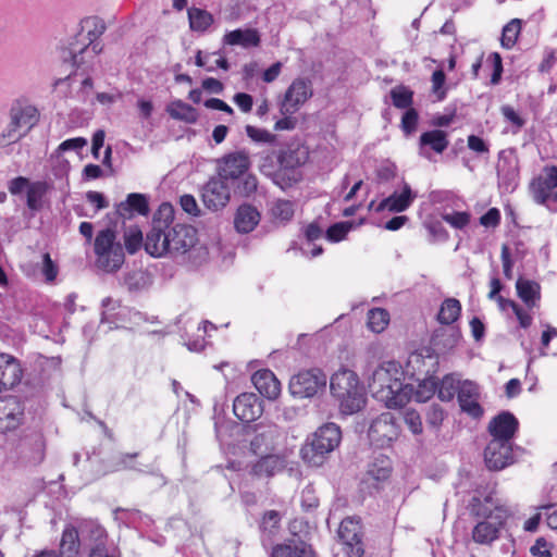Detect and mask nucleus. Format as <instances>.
<instances>
[{
    "mask_svg": "<svg viewBox=\"0 0 557 557\" xmlns=\"http://www.w3.org/2000/svg\"><path fill=\"white\" fill-rule=\"evenodd\" d=\"M405 372L396 361L379 366L368 382L372 396L387 408H403L411 399L412 384L404 383Z\"/></svg>",
    "mask_w": 557,
    "mask_h": 557,
    "instance_id": "nucleus-1",
    "label": "nucleus"
},
{
    "mask_svg": "<svg viewBox=\"0 0 557 557\" xmlns=\"http://www.w3.org/2000/svg\"><path fill=\"white\" fill-rule=\"evenodd\" d=\"M342 429L334 422H325L307 436L300 448L304 462L312 467H321L342 443Z\"/></svg>",
    "mask_w": 557,
    "mask_h": 557,
    "instance_id": "nucleus-2",
    "label": "nucleus"
},
{
    "mask_svg": "<svg viewBox=\"0 0 557 557\" xmlns=\"http://www.w3.org/2000/svg\"><path fill=\"white\" fill-rule=\"evenodd\" d=\"M330 391L343 414L350 416L366 405V393L356 372L341 369L330 379Z\"/></svg>",
    "mask_w": 557,
    "mask_h": 557,
    "instance_id": "nucleus-3",
    "label": "nucleus"
},
{
    "mask_svg": "<svg viewBox=\"0 0 557 557\" xmlns=\"http://www.w3.org/2000/svg\"><path fill=\"white\" fill-rule=\"evenodd\" d=\"M425 351L426 355L412 354L408 361V368H412L413 371L418 370L422 374L414 379L418 385L416 388L413 387L411 394V398L418 403L430 400L438 387V380L435 375L440 367L438 358L433 356L430 348H426Z\"/></svg>",
    "mask_w": 557,
    "mask_h": 557,
    "instance_id": "nucleus-4",
    "label": "nucleus"
},
{
    "mask_svg": "<svg viewBox=\"0 0 557 557\" xmlns=\"http://www.w3.org/2000/svg\"><path fill=\"white\" fill-rule=\"evenodd\" d=\"M94 251L96 255V267L106 273L117 272L125 261L124 248L116 242V232L107 227L98 232Z\"/></svg>",
    "mask_w": 557,
    "mask_h": 557,
    "instance_id": "nucleus-5",
    "label": "nucleus"
},
{
    "mask_svg": "<svg viewBox=\"0 0 557 557\" xmlns=\"http://www.w3.org/2000/svg\"><path fill=\"white\" fill-rule=\"evenodd\" d=\"M239 434L243 446L248 447L252 455L259 456L275 448L278 428L274 423L260 421L253 424H243Z\"/></svg>",
    "mask_w": 557,
    "mask_h": 557,
    "instance_id": "nucleus-6",
    "label": "nucleus"
},
{
    "mask_svg": "<svg viewBox=\"0 0 557 557\" xmlns=\"http://www.w3.org/2000/svg\"><path fill=\"white\" fill-rule=\"evenodd\" d=\"M326 383L327 375L322 369H302L290 377L288 391L296 399H311L325 392Z\"/></svg>",
    "mask_w": 557,
    "mask_h": 557,
    "instance_id": "nucleus-7",
    "label": "nucleus"
},
{
    "mask_svg": "<svg viewBox=\"0 0 557 557\" xmlns=\"http://www.w3.org/2000/svg\"><path fill=\"white\" fill-rule=\"evenodd\" d=\"M510 516L511 511L507 507H497L492 519L479 520L473 527L472 540L480 545H492L500 537V533Z\"/></svg>",
    "mask_w": 557,
    "mask_h": 557,
    "instance_id": "nucleus-8",
    "label": "nucleus"
},
{
    "mask_svg": "<svg viewBox=\"0 0 557 557\" xmlns=\"http://www.w3.org/2000/svg\"><path fill=\"white\" fill-rule=\"evenodd\" d=\"M337 535L344 545L347 557H362L364 555L363 532L359 518L346 517L343 519Z\"/></svg>",
    "mask_w": 557,
    "mask_h": 557,
    "instance_id": "nucleus-9",
    "label": "nucleus"
},
{
    "mask_svg": "<svg viewBox=\"0 0 557 557\" xmlns=\"http://www.w3.org/2000/svg\"><path fill=\"white\" fill-rule=\"evenodd\" d=\"M399 425L395 416L389 412H383L374 418L368 429V438L371 445L383 448L389 446L398 437Z\"/></svg>",
    "mask_w": 557,
    "mask_h": 557,
    "instance_id": "nucleus-10",
    "label": "nucleus"
},
{
    "mask_svg": "<svg viewBox=\"0 0 557 557\" xmlns=\"http://www.w3.org/2000/svg\"><path fill=\"white\" fill-rule=\"evenodd\" d=\"M313 96L312 81L309 77H297L287 87L278 101L280 113H296Z\"/></svg>",
    "mask_w": 557,
    "mask_h": 557,
    "instance_id": "nucleus-11",
    "label": "nucleus"
},
{
    "mask_svg": "<svg viewBox=\"0 0 557 557\" xmlns=\"http://www.w3.org/2000/svg\"><path fill=\"white\" fill-rule=\"evenodd\" d=\"M515 450L522 451L513 442L491 440L484 448V462L488 470L500 471L516 462Z\"/></svg>",
    "mask_w": 557,
    "mask_h": 557,
    "instance_id": "nucleus-12",
    "label": "nucleus"
},
{
    "mask_svg": "<svg viewBox=\"0 0 557 557\" xmlns=\"http://www.w3.org/2000/svg\"><path fill=\"white\" fill-rule=\"evenodd\" d=\"M250 168V157L245 149L228 152L216 159L218 177L226 184L248 172Z\"/></svg>",
    "mask_w": 557,
    "mask_h": 557,
    "instance_id": "nucleus-13",
    "label": "nucleus"
},
{
    "mask_svg": "<svg viewBox=\"0 0 557 557\" xmlns=\"http://www.w3.org/2000/svg\"><path fill=\"white\" fill-rule=\"evenodd\" d=\"M46 442L44 434L33 431L24 435L16 445L17 460L24 466H37L45 458Z\"/></svg>",
    "mask_w": 557,
    "mask_h": 557,
    "instance_id": "nucleus-14",
    "label": "nucleus"
},
{
    "mask_svg": "<svg viewBox=\"0 0 557 557\" xmlns=\"http://www.w3.org/2000/svg\"><path fill=\"white\" fill-rule=\"evenodd\" d=\"M197 240V230L194 226L176 224L168 231L164 237L166 256L185 255L196 245Z\"/></svg>",
    "mask_w": 557,
    "mask_h": 557,
    "instance_id": "nucleus-15",
    "label": "nucleus"
},
{
    "mask_svg": "<svg viewBox=\"0 0 557 557\" xmlns=\"http://www.w3.org/2000/svg\"><path fill=\"white\" fill-rule=\"evenodd\" d=\"M544 176H537L530 183V190L536 203L546 206L552 212L557 211V207L549 205L550 191L557 187V165H546L543 169Z\"/></svg>",
    "mask_w": 557,
    "mask_h": 557,
    "instance_id": "nucleus-16",
    "label": "nucleus"
},
{
    "mask_svg": "<svg viewBox=\"0 0 557 557\" xmlns=\"http://www.w3.org/2000/svg\"><path fill=\"white\" fill-rule=\"evenodd\" d=\"M519 426L520 423L517 417L508 410H503L491 419L487 432L492 437L491 440L510 443L516 437Z\"/></svg>",
    "mask_w": 557,
    "mask_h": 557,
    "instance_id": "nucleus-17",
    "label": "nucleus"
},
{
    "mask_svg": "<svg viewBox=\"0 0 557 557\" xmlns=\"http://www.w3.org/2000/svg\"><path fill=\"white\" fill-rule=\"evenodd\" d=\"M263 410V400L253 393H243L233 403V412L243 424H253Z\"/></svg>",
    "mask_w": 557,
    "mask_h": 557,
    "instance_id": "nucleus-18",
    "label": "nucleus"
},
{
    "mask_svg": "<svg viewBox=\"0 0 557 557\" xmlns=\"http://www.w3.org/2000/svg\"><path fill=\"white\" fill-rule=\"evenodd\" d=\"M25 405L17 396L0 399V432L17 429L24 420Z\"/></svg>",
    "mask_w": 557,
    "mask_h": 557,
    "instance_id": "nucleus-19",
    "label": "nucleus"
},
{
    "mask_svg": "<svg viewBox=\"0 0 557 557\" xmlns=\"http://www.w3.org/2000/svg\"><path fill=\"white\" fill-rule=\"evenodd\" d=\"M480 386L478 383L465 380L458 387V404L460 410L467 413L472 419H481L484 414V409L479 403Z\"/></svg>",
    "mask_w": 557,
    "mask_h": 557,
    "instance_id": "nucleus-20",
    "label": "nucleus"
},
{
    "mask_svg": "<svg viewBox=\"0 0 557 557\" xmlns=\"http://www.w3.org/2000/svg\"><path fill=\"white\" fill-rule=\"evenodd\" d=\"M203 205L212 210L218 211L224 208L231 198L228 185L219 177H211L202 188Z\"/></svg>",
    "mask_w": 557,
    "mask_h": 557,
    "instance_id": "nucleus-21",
    "label": "nucleus"
},
{
    "mask_svg": "<svg viewBox=\"0 0 557 557\" xmlns=\"http://www.w3.org/2000/svg\"><path fill=\"white\" fill-rule=\"evenodd\" d=\"M24 369L22 362L12 355L0 354V388L9 391L20 384Z\"/></svg>",
    "mask_w": 557,
    "mask_h": 557,
    "instance_id": "nucleus-22",
    "label": "nucleus"
},
{
    "mask_svg": "<svg viewBox=\"0 0 557 557\" xmlns=\"http://www.w3.org/2000/svg\"><path fill=\"white\" fill-rule=\"evenodd\" d=\"M149 197L140 193H131L124 201L115 206V214L122 219H133L136 214L148 215Z\"/></svg>",
    "mask_w": 557,
    "mask_h": 557,
    "instance_id": "nucleus-23",
    "label": "nucleus"
},
{
    "mask_svg": "<svg viewBox=\"0 0 557 557\" xmlns=\"http://www.w3.org/2000/svg\"><path fill=\"white\" fill-rule=\"evenodd\" d=\"M417 194L411 189L410 185L403 181L401 193L394 191L384 198L376 207V212L387 209L391 212L399 213L406 211L414 201Z\"/></svg>",
    "mask_w": 557,
    "mask_h": 557,
    "instance_id": "nucleus-24",
    "label": "nucleus"
},
{
    "mask_svg": "<svg viewBox=\"0 0 557 557\" xmlns=\"http://www.w3.org/2000/svg\"><path fill=\"white\" fill-rule=\"evenodd\" d=\"M449 145L448 134L443 129L423 132L419 137V154L430 159L431 152L443 153Z\"/></svg>",
    "mask_w": 557,
    "mask_h": 557,
    "instance_id": "nucleus-25",
    "label": "nucleus"
},
{
    "mask_svg": "<svg viewBox=\"0 0 557 557\" xmlns=\"http://www.w3.org/2000/svg\"><path fill=\"white\" fill-rule=\"evenodd\" d=\"M251 382L259 394L269 400L276 399L281 394V383L269 369L256 371L251 376Z\"/></svg>",
    "mask_w": 557,
    "mask_h": 557,
    "instance_id": "nucleus-26",
    "label": "nucleus"
},
{
    "mask_svg": "<svg viewBox=\"0 0 557 557\" xmlns=\"http://www.w3.org/2000/svg\"><path fill=\"white\" fill-rule=\"evenodd\" d=\"M497 507L504 506L496 504L491 493L482 496V494L476 491L469 499L466 509L469 511L471 517L479 520H487L493 518V515L496 513Z\"/></svg>",
    "mask_w": 557,
    "mask_h": 557,
    "instance_id": "nucleus-27",
    "label": "nucleus"
},
{
    "mask_svg": "<svg viewBox=\"0 0 557 557\" xmlns=\"http://www.w3.org/2000/svg\"><path fill=\"white\" fill-rule=\"evenodd\" d=\"M261 213L251 203H242L234 214V227L239 234H249L260 223Z\"/></svg>",
    "mask_w": 557,
    "mask_h": 557,
    "instance_id": "nucleus-28",
    "label": "nucleus"
},
{
    "mask_svg": "<svg viewBox=\"0 0 557 557\" xmlns=\"http://www.w3.org/2000/svg\"><path fill=\"white\" fill-rule=\"evenodd\" d=\"M259 456L260 458L251 465V475L257 478H271L284 470L285 460L280 455L269 451Z\"/></svg>",
    "mask_w": 557,
    "mask_h": 557,
    "instance_id": "nucleus-29",
    "label": "nucleus"
},
{
    "mask_svg": "<svg viewBox=\"0 0 557 557\" xmlns=\"http://www.w3.org/2000/svg\"><path fill=\"white\" fill-rule=\"evenodd\" d=\"M227 185L234 197L243 199L255 198L261 189L257 175L250 171L236 177Z\"/></svg>",
    "mask_w": 557,
    "mask_h": 557,
    "instance_id": "nucleus-30",
    "label": "nucleus"
},
{
    "mask_svg": "<svg viewBox=\"0 0 557 557\" xmlns=\"http://www.w3.org/2000/svg\"><path fill=\"white\" fill-rule=\"evenodd\" d=\"M461 337V331L457 326L438 327L433 332L430 343L435 350L445 352L454 349Z\"/></svg>",
    "mask_w": 557,
    "mask_h": 557,
    "instance_id": "nucleus-31",
    "label": "nucleus"
},
{
    "mask_svg": "<svg viewBox=\"0 0 557 557\" xmlns=\"http://www.w3.org/2000/svg\"><path fill=\"white\" fill-rule=\"evenodd\" d=\"M518 297L529 308L539 307L541 300V285L536 281L519 276L516 282Z\"/></svg>",
    "mask_w": 557,
    "mask_h": 557,
    "instance_id": "nucleus-32",
    "label": "nucleus"
},
{
    "mask_svg": "<svg viewBox=\"0 0 557 557\" xmlns=\"http://www.w3.org/2000/svg\"><path fill=\"white\" fill-rule=\"evenodd\" d=\"M223 41L231 46H240L243 48L258 47L261 42V37L256 28H236L227 32Z\"/></svg>",
    "mask_w": 557,
    "mask_h": 557,
    "instance_id": "nucleus-33",
    "label": "nucleus"
},
{
    "mask_svg": "<svg viewBox=\"0 0 557 557\" xmlns=\"http://www.w3.org/2000/svg\"><path fill=\"white\" fill-rule=\"evenodd\" d=\"M94 533L95 542L90 546L87 557H122L117 546L108 544V536L103 529L97 527Z\"/></svg>",
    "mask_w": 557,
    "mask_h": 557,
    "instance_id": "nucleus-34",
    "label": "nucleus"
},
{
    "mask_svg": "<svg viewBox=\"0 0 557 557\" xmlns=\"http://www.w3.org/2000/svg\"><path fill=\"white\" fill-rule=\"evenodd\" d=\"M152 283L153 278L151 273L141 269L128 271L122 277V285L132 294H138L149 289Z\"/></svg>",
    "mask_w": 557,
    "mask_h": 557,
    "instance_id": "nucleus-35",
    "label": "nucleus"
},
{
    "mask_svg": "<svg viewBox=\"0 0 557 557\" xmlns=\"http://www.w3.org/2000/svg\"><path fill=\"white\" fill-rule=\"evenodd\" d=\"M392 470L391 459L383 454H379L368 463L366 480H372L376 483L384 482L391 476Z\"/></svg>",
    "mask_w": 557,
    "mask_h": 557,
    "instance_id": "nucleus-36",
    "label": "nucleus"
},
{
    "mask_svg": "<svg viewBox=\"0 0 557 557\" xmlns=\"http://www.w3.org/2000/svg\"><path fill=\"white\" fill-rule=\"evenodd\" d=\"M166 234L168 230L151 225L144 243L146 252L154 258L166 256V246L164 243Z\"/></svg>",
    "mask_w": 557,
    "mask_h": 557,
    "instance_id": "nucleus-37",
    "label": "nucleus"
},
{
    "mask_svg": "<svg viewBox=\"0 0 557 557\" xmlns=\"http://www.w3.org/2000/svg\"><path fill=\"white\" fill-rule=\"evenodd\" d=\"M165 111L173 120L181 121L186 124H196L199 119L198 110L181 99L171 101L166 106Z\"/></svg>",
    "mask_w": 557,
    "mask_h": 557,
    "instance_id": "nucleus-38",
    "label": "nucleus"
},
{
    "mask_svg": "<svg viewBox=\"0 0 557 557\" xmlns=\"http://www.w3.org/2000/svg\"><path fill=\"white\" fill-rule=\"evenodd\" d=\"M10 119L12 120V127L28 126L29 128L37 124L39 121V111L35 106H13L10 109Z\"/></svg>",
    "mask_w": 557,
    "mask_h": 557,
    "instance_id": "nucleus-39",
    "label": "nucleus"
},
{
    "mask_svg": "<svg viewBox=\"0 0 557 557\" xmlns=\"http://www.w3.org/2000/svg\"><path fill=\"white\" fill-rule=\"evenodd\" d=\"M308 159V151L305 147H296L287 149H283L280 151L277 156V162L281 166L292 170L298 171V169L306 163Z\"/></svg>",
    "mask_w": 557,
    "mask_h": 557,
    "instance_id": "nucleus-40",
    "label": "nucleus"
},
{
    "mask_svg": "<svg viewBox=\"0 0 557 557\" xmlns=\"http://www.w3.org/2000/svg\"><path fill=\"white\" fill-rule=\"evenodd\" d=\"M497 177L499 186L506 191L512 193L518 186V161L513 164L510 160H504L503 163L497 166Z\"/></svg>",
    "mask_w": 557,
    "mask_h": 557,
    "instance_id": "nucleus-41",
    "label": "nucleus"
},
{
    "mask_svg": "<svg viewBox=\"0 0 557 557\" xmlns=\"http://www.w3.org/2000/svg\"><path fill=\"white\" fill-rule=\"evenodd\" d=\"M51 189L46 181L30 182L26 190V206L32 211H39L42 208V198Z\"/></svg>",
    "mask_w": 557,
    "mask_h": 557,
    "instance_id": "nucleus-42",
    "label": "nucleus"
},
{
    "mask_svg": "<svg viewBox=\"0 0 557 557\" xmlns=\"http://www.w3.org/2000/svg\"><path fill=\"white\" fill-rule=\"evenodd\" d=\"M81 541L78 531L73 525H66L62 532L60 557H75L79 552Z\"/></svg>",
    "mask_w": 557,
    "mask_h": 557,
    "instance_id": "nucleus-43",
    "label": "nucleus"
},
{
    "mask_svg": "<svg viewBox=\"0 0 557 557\" xmlns=\"http://www.w3.org/2000/svg\"><path fill=\"white\" fill-rule=\"evenodd\" d=\"M461 313V304L456 298H446L438 310L437 321L442 325H451Z\"/></svg>",
    "mask_w": 557,
    "mask_h": 557,
    "instance_id": "nucleus-44",
    "label": "nucleus"
},
{
    "mask_svg": "<svg viewBox=\"0 0 557 557\" xmlns=\"http://www.w3.org/2000/svg\"><path fill=\"white\" fill-rule=\"evenodd\" d=\"M189 27L194 32L205 33L214 22L213 15L205 9H188Z\"/></svg>",
    "mask_w": 557,
    "mask_h": 557,
    "instance_id": "nucleus-45",
    "label": "nucleus"
},
{
    "mask_svg": "<svg viewBox=\"0 0 557 557\" xmlns=\"http://www.w3.org/2000/svg\"><path fill=\"white\" fill-rule=\"evenodd\" d=\"M414 92L403 84L393 87L389 90L392 103L397 109L408 110L412 108Z\"/></svg>",
    "mask_w": 557,
    "mask_h": 557,
    "instance_id": "nucleus-46",
    "label": "nucleus"
},
{
    "mask_svg": "<svg viewBox=\"0 0 557 557\" xmlns=\"http://www.w3.org/2000/svg\"><path fill=\"white\" fill-rule=\"evenodd\" d=\"M389 322V313L383 308H372L368 311L367 325L374 333H381Z\"/></svg>",
    "mask_w": 557,
    "mask_h": 557,
    "instance_id": "nucleus-47",
    "label": "nucleus"
},
{
    "mask_svg": "<svg viewBox=\"0 0 557 557\" xmlns=\"http://www.w3.org/2000/svg\"><path fill=\"white\" fill-rule=\"evenodd\" d=\"M461 382L454 377V374H446L441 381H438V387L436 391L437 397L442 401H450L455 395H458V387Z\"/></svg>",
    "mask_w": 557,
    "mask_h": 557,
    "instance_id": "nucleus-48",
    "label": "nucleus"
},
{
    "mask_svg": "<svg viewBox=\"0 0 557 557\" xmlns=\"http://www.w3.org/2000/svg\"><path fill=\"white\" fill-rule=\"evenodd\" d=\"M271 178L274 184L285 189L300 182L301 173L299 171L287 170L280 165V168L273 172Z\"/></svg>",
    "mask_w": 557,
    "mask_h": 557,
    "instance_id": "nucleus-49",
    "label": "nucleus"
},
{
    "mask_svg": "<svg viewBox=\"0 0 557 557\" xmlns=\"http://www.w3.org/2000/svg\"><path fill=\"white\" fill-rule=\"evenodd\" d=\"M354 221H341L331 224L325 231V238L331 243H339L346 238L348 233L355 228Z\"/></svg>",
    "mask_w": 557,
    "mask_h": 557,
    "instance_id": "nucleus-50",
    "label": "nucleus"
},
{
    "mask_svg": "<svg viewBox=\"0 0 557 557\" xmlns=\"http://www.w3.org/2000/svg\"><path fill=\"white\" fill-rule=\"evenodd\" d=\"M174 221V208L170 202H162L153 213L151 225L170 230Z\"/></svg>",
    "mask_w": 557,
    "mask_h": 557,
    "instance_id": "nucleus-51",
    "label": "nucleus"
},
{
    "mask_svg": "<svg viewBox=\"0 0 557 557\" xmlns=\"http://www.w3.org/2000/svg\"><path fill=\"white\" fill-rule=\"evenodd\" d=\"M521 25L522 20L512 18L503 27V34L500 39L503 48L511 49L516 45L519 34L521 32Z\"/></svg>",
    "mask_w": 557,
    "mask_h": 557,
    "instance_id": "nucleus-52",
    "label": "nucleus"
},
{
    "mask_svg": "<svg viewBox=\"0 0 557 557\" xmlns=\"http://www.w3.org/2000/svg\"><path fill=\"white\" fill-rule=\"evenodd\" d=\"M89 46H91V49H92L94 53H96V54L100 53L102 50L100 42H98L97 40L94 41L92 44H89V42L83 44L82 47L78 45L77 39L75 41L70 42L69 53L71 57L73 66L79 67V65L82 63H84L83 53L87 50V48Z\"/></svg>",
    "mask_w": 557,
    "mask_h": 557,
    "instance_id": "nucleus-53",
    "label": "nucleus"
},
{
    "mask_svg": "<svg viewBox=\"0 0 557 557\" xmlns=\"http://www.w3.org/2000/svg\"><path fill=\"white\" fill-rule=\"evenodd\" d=\"M82 27H88L87 39L89 44L98 40L107 29L106 23L98 16H89L82 21Z\"/></svg>",
    "mask_w": 557,
    "mask_h": 557,
    "instance_id": "nucleus-54",
    "label": "nucleus"
},
{
    "mask_svg": "<svg viewBox=\"0 0 557 557\" xmlns=\"http://www.w3.org/2000/svg\"><path fill=\"white\" fill-rule=\"evenodd\" d=\"M143 232L138 225L131 226L124 233L125 249L129 255L136 253L143 246Z\"/></svg>",
    "mask_w": 557,
    "mask_h": 557,
    "instance_id": "nucleus-55",
    "label": "nucleus"
},
{
    "mask_svg": "<svg viewBox=\"0 0 557 557\" xmlns=\"http://www.w3.org/2000/svg\"><path fill=\"white\" fill-rule=\"evenodd\" d=\"M423 225L430 234L431 243H445L448 240L449 234L441 221L430 218L424 221Z\"/></svg>",
    "mask_w": 557,
    "mask_h": 557,
    "instance_id": "nucleus-56",
    "label": "nucleus"
},
{
    "mask_svg": "<svg viewBox=\"0 0 557 557\" xmlns=\"http://www.w3.org/2000/svg\"><path fill=\"white\" fill-rule=\"evenodd\" d=\"M446 417V411L438 404L430 405L425 410L426 425L437 432Z\"/></svg>",
    "mask_w": 557,
    "mask_h": 557,
    "instance_id": "nucleus-57",
    "label": "nucleus"
},
{
    "mask_svg": "<svg viewBox=\"0 0 557 557\" xmlns=\"http://www.w3.org/2000/svg\"><path fill=\"white\" fill-rule=\"evenodd\" d=\"M294 202L290 200L278 199L272 207V215L281 222H289L295 213Z\"/></svg>",
    "mask_w": 557,
    "mask_h": 557,
    "instance_id": "nucleus-58",
    "label": "nucleus"
},
{
    "mask_svg": "<svg viewBox=\"0 0 557 557\" xmlns=\"http://www.w3.org/2000/svg\"><path fill=\"white\" fill-rule=\"evenodd\" d=\"M442 219L456 230H463L471 220V214L468 211H453L450 213H443Z\"/></svg>",
    "mask_w": 557,
    "mask_h": 557,
    "instance_id": "nucleus-59",
    "label": "nucleus"
},
{
    "mask_svg": "<svg viewBox=\"0 0 557 557\" xmlns=\"http://www.w3.org/2000/svg\"><path fill=\"white\" fill-rule=\"evenodd\" d=\"M245 131L247 136L255 143L273 145L276 141V136L264 128L246 125Z\"/></svg>",
    "mask_w": 557,
    "mask_h": 557,
    "instance_id": "nucleus-60",
    "label": "nucleus"
},
{
    "mask_svg": "<svg viewBox=\"0 0 557 557\" xmlns=\"http://www.w3.org/2000/svg\"><path fill=\"white\" fill-rule=\"evenodd\" d=\"M419 113L414 108L405 110L401 116L400 128L406 136L412 135L418 127Z\"/></svg>",
    "mask_w": 557,
    "mask_h": 557,
    "instance_id": "nucleus-61",
    "label": "nucleus"
},
{
    "mask_svg": "<svg viewBox=\"0 0 557 557\" xmlns=\"http://www.w3.org/2000/svg\"><path fill=\"white\" fill-rule=\"evenodd\" d=\"M282 520V515L277 510H267L261 519L259 529L261 532H270L277 530Z\"/></svg>",
    "mask_w": 557,
    "mask_h": 557,
    "instance_id": "nucleus-62",
    "label": "nucleus"
},
{
    "mask_svg": "<svg viewBox=\"0 0 557 557\" xmlns=\"http://www.w3.org/2000/svg\"><path fill=\"white\" fill-rule=\"evenodd\" d=\"M432 90L436 95L438 101L446 98L447 89L445 88L446 75L442 69H436L432 73Z\"/></svg>",
    "mask_w": 557,
    "mask_h": 557,
    "instance_id": "nucleus-63",
    "label": "nucleus"
},
{
    "mask_svg": "<svg viewBox=\"0 0 557 557\" xmlns=\"http://www.w3.org/2000/svg\"><path fill=\"white\" fill-rule=\"evenodd\" d=\"M486 62L493 69V72H492V75H491V84L492 85H498L500 83V81H502V75H503V72H504L502 55L498 52H492L488 55Z\"/></svg>",
    "mask_w": 557,
    "mask_h": 557,
    "instance_id": "nucleus-64",
    "label": "nucleus"
}]
</instances>
